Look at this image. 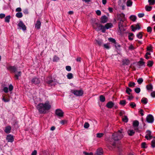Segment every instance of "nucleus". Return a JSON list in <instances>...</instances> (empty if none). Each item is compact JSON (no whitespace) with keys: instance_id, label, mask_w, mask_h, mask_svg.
Returning a JSON list of instances; mask_svg holds the SVG:
<instances>
[{"instance_id":"f257e3e1","label":"nucleus","mask_w":155,"mask_h":155,"mask_svg":"<svg viewBox=\"0 0 155 155\" xmlns=\"http://www.w3.org/2000/svg\"><path fill=\"white\" fill-rule=\"evenodd\" d=\"M39 112L41 114H45L46 111L51 108V106L48 101H47L45 103H40L37 107Z\"/></svg>"},{"instance_id":"f03ea898","label":"nucleus","mask_w":155,"mask_h":155,"mask_svg":"<svg viewBox=\"0 0 155 155\" xmlns=\"http://www.w3.org/2000/svg\"><path fill=\"white\" fill-rule=\"evenodd\" d=\"M123 133V130L121 129L119 130L117 132H115L112 134V138L113 140L115 141H118L121 139L123 137L122 133ZM115 142V141H112V142ZM111 142H110V143Z\"/></svg>"},{"instance_id":"7ed1b4c3","label":"nucleus","mask_w":155,"mask_h":155,"mask_svg":"<svg viewBox=\"0 0 155 155\" xmlns=\"http://www.w3.org/2000/svg\"><path fill=\"white\" fill-rule=\"evenodd\" d=\"M93 27L96 30H101L103 32H105L107 29V24L103 26L100 23H96L93 25Z\"/></svg>"},{"instance_id":"20e7f679","label":"nucleus","mask_w":155,"mask_h":155,"mask_svg":"<svg viewBox=\"0 0 155 155\" xmlns=\"http://www.w3.org/2000/svg\"><path fill=\"white\" fill-rule=\"evenodd\" d=\"M110 144L112 145V147H113L112 148H115L117 147L118 149V152L119 153V155L121 154V153L122 152L124 149L121 144H119L116 146L115 142H111Z\"/></svg>"},{"instance_id":"39448f33","label":"nucleus","mask_w":155,"mask_h":155,"mask_svg":"<svg viewBox=\"0 0 155 155\" xmlns=\"http://www.w3.org/2000/svg\"><path fill=\"white\" fill-rule=\"evenodd\" d=\"M71 92L77 96H81L84 94V92L82 90H72L71 91Z\"/></svg>"},{"instance_id":"423d86ee","label":"nucleus","mask_w":155,"mask_h":155,"mask_svg":"<svg viewBox=\"0 0 155 155\" xmlns=\"http://www.w3.org/2000/svg\"><path fill=\"white\" fill-rule=\"evenodd\" d=\"M95 44L98 45L99 46H102L104 48H107V44H104L103 41L102 40L98 39L95 40Z\"/></svg>"},{"instance_id":"0eeeda50","label":"nucleus","mask_w":155,"mask_h":155,"mask_svg":"<svg viewBox=\"0 0 155 155\" xmlns=\"http://www.w3.org/2000/svg\"><path fill=\"white\" fill-rule=\"evenodd\" d=\"M154 118L153 115L151 114H149L146 117L147 121L150 123H152L153 122Z\"/></svg>"},{"instance_id":"6e6552de","label":"nucleus","mask_w":155,"mask_h":155,"mask_svg":"<svg viewBox=\"0 0 155 155\" xmlns=\"http://www.w3.org/2000/svg\"><path fill=\"white\" fill-rule=\"evenodd\" d=\"M117 16L118 20H121V21H124L126 19L125 17V15L123 13L117 14Z\"/></svg>"},{"instance_id":"1a4fd4ad","label":"nucleus","mask_w":155,"mask_h":155,"mask_svg":"<svg viewBox=\"0 0 155 155\" xmlns=\"http://www.w3.org/2000/svg\"><path fill=\"white\" fill-rule=\"evenodd\" d=\"M55 114L56 115L59 117H62L63 116L64 112L60 109H57L56 110Z\"/></svg>"},{"instance_id":"9d476101","label":"nucleus","mask_w":155,"mask_h":155,"mask_svg":"<svg viewBox=\"0 0 155 155\" xmlns=\"http://www.w3.org/2000/svg\"><path fill=\"white\" fill-rule=\"evenodd\" d=\"M7 68L8 70L12 72H15L17 70V68L15 66H9Z\"/></svg>"},{"instance_id":"9b49d317","label":"nucleus","mask_w":155,"mask_h":155,"mask_svg":"<svg viewBox=\"0 0 155 155\" xmlns=\"http://www.w3.org/2000/svg\"><path fill=\"white\" fill-rule=\"evenodd\" d=\"M32 84H38L40 83V80L36 78H32L31 80Z\"/></svg>"},{"instance_id":"f8f14e48","label":"nucleus","mask_w":155,"mask_h":155,"mask_svg":"<svg viewBox=\"0 0 155 155\" xmlns=\"http://www.w3.org/2000/svg\"><path fill=\"white\" fill-rule=\"evenodd\" d=\"M18 26L21 27L23 31L26 29V27L25 24L22 21H20L18 24Z\"/></svg>"},{"instance_id":"ddd939ff","label":"nucleus","mask_w":155,"mask_h":155,"mask_svg":"<svg viewBox=\"0 0 155 155\" xmlns=\"http://www.w3.org/2000/svg\"><path fill=\"white\" fill-rule=\"evenodd\" d=\"M103 154V151L101 148H99L96 150L95 155H102Z\"/></svg>"},{"instance_id":"4468645a","label":"nucleus","mask_w":155,"mask_h":155,"mask_svg":"<svg viewBox=\"0 0 155 155\" xmlns=\"http://www.w3.org/2000/svg\"><path fill=\"white\" fill-rule=\"evenodd\" d=\"M6 140L8 142H12L14 140L13 136L11 135H8L6 137Z\"/></svg>"},{"instance_id":"2eb2a0df","label":"nucleus","mask_w":155,"mask_h":155,"mask_svg":"<svg viewBox=\"0 0 155 155\" xmlns=\"http://www.w3.org/2000/svg\"><path fill=\"white\" fill-rule=\"evenodd\" d=\"M120 22L118 24V28L119 30L121 32L123 30V22L124 21H121V20H119Z\"/></svg>"},{"instance_id":"dca6fc26","label":"nucleus","mask_w":155,"mask_h":155,"mask_svg":"<svg viewBox=\"0 0 155 155\" xmlns=\"http://www.w3.org/2000/svg\"><path fill=\"white\" fill-rule=\"evenodd\" d=\"M146 87L147 90L149 91H152L153 88V87L151 83H149L146 86Z\"/></svg>"},{"instance_id":"f3484780","label":"nucleus","mask_w":155,"mask_h":155,"mask_svg":"<svg viewBox=\"0 0 155 155\" xmlns=\"http://www.w3.org/2000/svg\"><path fill=\"white\" fill-rule=\"evenodd\" d=\"M114 105V103L111 101H110L107 103V107L109 108H112Z\"/></svg>"},{"instance_id":"a211bd4d","label":"nucleus","mask_w":155,"mask_h":155,"mask_svg":"<svg viewBox=\"0 0 155 155\" xmlns=\"http://www.w3.org/2000/svg\"><path fill=\"white\" fill-rule=\"evenodd\" d=\"M137 65L139 66V68H140L141 66H145V62L142 61H140L137 63Z\"/></svg>"},{"instance_id":"6ab92c4d","label":"nucleus","mask_w":155,"mask_h":155,"mask_svg":"<svg viewBox=\"0 0 155 155\" xmlns=\"http://www.w3.org/2000/svg\"><path fill=\"white\" fill-rule=\"evenodd\" d=\"M41 25V23L39 20H38L35 24V28L37 29L40 28Z\"/></svg>"},{"instance_id":"aec40b11","label":"nucleus","mask_w":155,"mask_h":155,"mask_svg":"<svg viewBox=\"0 0 155 155\" xmlns=\"http://www.w3.org/2000/svg\"><path fill=\"white\" fill-rule=\"evenodd\" d=\"M123 65H128L130 63V61L127 59H123L122 61Z\"/></svg>"},{"instance_id":"412c9836","label":"nucleus","mask_w":155,"mask_h":155,"mask_svg":"<svg viewBox=\"0 0 155 155\" xmlns=\"http://www.w3.org/2000/svg\"><path fill=\"white\" fill-rule=\"evenodd\" d=\"M107 22V17L106 16H102L101 18V23H104Z\"/></svg>"},{"instance_id":"4be33fe9","label":"nucleus","mask_w":155,"mask_h":155,"mask_svg":"<svg viewBox=\"0 0 155 155\" xmlns=\"http://www.w3.org/2000/svg\"><path fill=\"white\" fill-rule=\"evenodd\" d=\"M128 39L130 40H132L133 39V37H134V35L133 33H128Z\"/></svg>"},{"instance_id":"5701e85b","label":"nucleus","mask_w":155,"mask_h":155,"mask_svg":"<svg viewBox=\"0 0 155 155\" xmlns=\"http://www.w3.org/2000/svg\"><path fill=\"white\" fill-rule=\"evenodd\" d=\"M148 99L146 97H143L141 100V102L144 104H146L148 102Z\"/></svg>"},{"instance_id":"b1692460","label":"nucleus","mask_w":155,"mask_h":155,"mask_svg":"<svg viewBox=\"0 0 155 155\" xmlns=\"http://www.w3.org/2000/svg\"><path fill=\"white\" fill-rule=\"evenodd\" d=\"M115 48L119 50H120V48L121 47L119 43H117V42L115 43V44L113 45Z\"/></svg>"},{"instance_id":"393cba45","label":"nucleus","mask_w":155,"mask_h":155,"mask_svg":"<svg viewBox=\"0 0 155 155\" xmlns=\"http://www.w3.org/2000/svg\"><path fill=\"white\" fill-rule=\"evenodd\" d=\"M11 129V127L10 126L6 127H5V132L7 134H8L10 133V130Z\"/></svg>"},{"instance_id":"a878e982","label":"nucleus","mask_w":155,"mask_h":155,"mask_svg":"<svg viewBox=\"0 0 155 155\" xmlns=\"http://www.w3.org/2000/svg\"><path fill=\"white\" fill-rule=\"evenodd\" d=\"M21 75V72L20 71L18 72L17 74H16L15 75V78L16 80L18 79V77L20 76Z\"/></svg>"},{"instance_id":"bb28decb","label":"nucleus","mask_w":155,"mask_h":155,"mask_svg":"<svg viewBox=\"0 0 155 155\" xmlns=\"http://www.w3.org/2000/svg\"><path fill=\"white\" fill-rule=\"evenodd\" d=\"M139 124V122L137 120H134L133 122V126L134 127H137Z\"/></svg>"},{"instance_id":"cd10ccee","label":"nucleus","mask_w":155,"mask_h":155,"mask_svg":"<svg viewBox=\"0 0 155 155\" xmlns=\"http://www.w3.org/2000/svg\"><path fill=\"white\" fill-rule=\"evenodd\" d=\"M127 133L129 136H132L134 134L135 132L133 130H128Z\"/></svg>"},{"instance_id":"c85d7f7f","label":"nucleus","mask_w":155,"mask_h":155,"mask_svg":"<svg viewBox=\"0 0 155 155\" xmlns=\"http://www.w3.org/2000/svg\"><path fill=\"white\" fill-rule=\"evenodd\" d=\"M108 40L110 42H111L113 45H114L116 42V40L112 38H108Z\"/></svg>"},{"instance_id":"c756f323","label":"nucleus","mask_w":155,"mask_h":155,"mask_svg":"<svg viewBox=\"0 0 155 155\" xmlns=\"http://www.w3.org/2000/svg\"><path fill=\"white\" fill-rule=\"evenodd\" d=\"M143 33L142 32H140L137 35V37L140 39H142L143 37Z\"/></svg>"},{"instance_id":"7c9ffc66","label":"nucleus","mask_w":155,"mask_h":155,"mask_svg":"<svg viewBox=\"0 0 155 155\" xmlns=\"http://www.w3.org/2000/svg\"><path fill=\"white\" fill-rule=\"evenodd\" d=\"M152 7L147 5L145 7V9L146 11L149 12L151 11Z\"/></svg>"},{"instance_id":"2f4dec72","label":"nucleus","mask_w":155,"mask_h":155,"mask_svg":"<svg viewBox=\"0 0 155 155\" xmlns=\"http://www.w3.org/2000/svg\"><path fill=\"white\" fill-rule=\"evenodd\" d=\"M126 93L130 95V92H132V90L130 88H129L128 87H126Z\"/></svg>"},{"instance_id":"473e14b6","label":"nucleus","mask_w":155,"mask_h":155,"mask_svg":"<svg viewBox=\"0 0 155 155\" xmlns=\"http://www.w3.org/2000/svg\"><path fill=\"white\" fill-rule=\"evenodd\" d=\"M153 64V62L152 61H148L147 62V66L149 67H152Z\"/></svg>"},{"instance_id":"72a5a7b5","label":"nucleus","mask_w":155,"mask_h":155,"mask_svg":"<svg viewBox=\"0 0 155 155\" xmlns=\"http://www.w3.org/2000/svg\"><path fill=\"white\" fill-rule=\"evenodd\" d=\"M119 104L123 106H124L126 104V101L124 100H121L120 101Z\"/></svg>"},{"instance_id":"f704fd0d","label":"nucleus","mask_w":155,"mask_h":155,"mask_svg":"<svg viewBox=\"0 0 155 155\" xmlns=\"http://www.w3.org/2000/svg\"><path fill=\"white\" fill-rule=\"evenodd\" d=\"M133 2L130 0H128L127 2V5L128 7H130L132 6Z\"/></svg>"},{"instance_id":"c9c22d12","label":"nucleus","mask_w":155,"mask_h":155,"mask_svg":"<svg viewBox=\"0 0 155 155\" xmlns=\"http://www.w3.org/2000/svg\"><path fill=\"white\" fill-rule=\"evenodd\" d=\"M148 2L150 5H153L155 4V0H148Z\"/></svg>"},{"instance_id":"e433bc0d","label":"nucleus","mask_w":155,"mask_h":155,"mask_svg":"<svg viewBox=\"0 0 155 155\" xmlns=\"http://www.w3.org/2000/svg\"><path fill=\"white\" fill-rule=\"evenodd\" d=\"M135 84L134 82H130L128 84V86L130 87H133L135 86Z\"/></svg>"},{"instance_id":"4c0bfd02","label":"nucleus","mask_w":155,"mask_h":155,"mask_svg":"<svg viewBox=\"0 0 155 155\" xmlns=\"http://www.w3.org/2000/svg\"><path fill=\"white\" fill-rule=\"evenodd\" d=\"M130 18L133 21H134L136 20L137 17L135 16L132 15L130 16Z\"/></svg>"},{"instance_id":"58836bf2","label":"nucleus","mask_w":155,"mask_h":155,"mask_svg":"<svg viewBox=\"0 0 155 155\" xmlns=\"http://www.w3.org/2000/svg\"><path fill=\"white\" fill-rule=\"evenodd\" d=\"M16 16L18 18H21L22 17L23 15L21 12H19L16 14Z\"/></svg>"},{"instance_id":"ea45409f","label":"nucleus","mask_w":155,"mask_h":155,"mask_svg":"<svg viewBox=\"0 0 155 155\" xmlns=\"http://www.w3.org/2000/svg\"><path fill=\"white\" fill-rule=\"evenodd\" d=\"M10 18L11 17L10 15L6 16L5 18V22L8 23L9 22Z\"/></svg>"},{"instance_id":"a19ab883","label":"nucleus","mask_w":155,"mask_h":155,"mask_svg":"<svg viewBox=\"0 0 155 155\" xmlns=\"http://www.w3.org/2000/svg\"><path fill=\"white\" fill-rule=\"evenodd\" d=\"M122 120L123 121L127 123L128 121V119L127 116H125L124 117L122 118Z\"/></svg>"},{"instance_id":"79ce46f5","label":"nucleus","mask_w":155,"mask_h":155,"mask_svg":"<svg viewBox=\"0 0 155 155\" xmlns=\"http://www.w3.org/2000/svg\"><path fill=\"white\" fill-rule=\"evenodd\" d=\"M143 81V79L142 78H139L137 80V82L138 84H141Z\"/></svg>"},{"instance_id":"37998d69","label":"nucleus","mask_w":155,"mask_h":155,"mask_svg":"<svg viewBox=\"0 0 155 155\" xmlns=\"http://www.w3.org/2000/svg\"><path fill=\"white\" fill-rule=\"evenodd\" d=\"M100 100L101 102H103L105 101V98L103 96L101 95L100 97Z\"/></svg>"},{"instance_id":"c03bdc74","label":"nucleus","mask_w":155,"mask_h":155,"mask_svg":"<svg viewBox=\"0 0 155 155\" xmlns=\"http://www.w3.org/2000/svg\"><path fill=\"white\" fill-rule=\"evenodd\" d=\"M130 106L132 108H134L136 106V104L135 103L131 102L130 104Z\"/></svg>"},{"instance_id":"a18cd8bd","label":"nucleus","mask_w":155,"mask_h":155,"mask_svg":"<svg viewBox=\"0 0 155 155\" xmlns=\"http://www.w3.org/2000/svg\"><path fill=\"white\" fill-rule=\"evenodd\" d=\"M59 59V58L58 57L55 56L53 58V61L54 62H57L58 61Z\"/></svg>"},{"instance_id":"49530a36","label":"nucleus","mask_w":155,"mask_h":155,"mask_svg":"<svg viewBox=\"0 0 155 155\" xmlns=\"http://www.w3.org/2000/svg\"><path fill=\"white\" fill-rule=\"evenodd\" d=\"M134 91L136 93L138 94L140 92V89L139 87H137L134 89Z\"/></svg>"},{"instance_id":"de8ad7c7","label":"nucleus","mask_w":155,"mask_h":155,"mask_svg":"<svg viewBox=\"0 0 155 155\" xmlns=\"http://www.w3.org/2000/svg\"><path fill=\"white\" fill-rule=\"evenodd\" d=\"M113 26V24L111 23H107V29L111 28Z\"/></svg>"},{"instance_id":"09e8293b","label":"nucleus","mask_w":155,"mask_h":155,"mask_svg":"<svg viewBox=\"0 0 155 155\" xmlns=\"http://www.w3.org/2000/svg\"><path fill=\"white\" fill-rule=\"evenodd\" d=\"M67 78L69 79H71L73 78V74L71 73H69L67 75Z\"/></svg>"},{"instance_id":"8fccbe9b","label":"nucleus","mask_w":155,"mask_h":155,"mask_svg":"<svg viewBox=\"0 0 155 155\" xmlns=\"http://www.w3.org/2000/svg\"><path fill=\"white\" fill-rule=\"evenodd\" d=\"M151 146L153 148L155 147V140H153L152 141Z\"/></svg>"},{"instance_id":"3c124183","label":"nucleus","mask_w":155,"mask_h":155,"mask_svg":"<svg viewBox=\"0 0 155 155\" xmlns=\"http://www.w3.org/2000/svg\"><path fill=\"white\" fill-rule=\"evenodd\" d=\"M141 147L143 148H145L147 147L146 143L145 142H143L141 144Z\"/></svg>"},{"instance_id":"603ef678","label":"nucleus","mask_w":155,"mask_h":155,"mask_svg":"<svg viewBox=\"0 0 155 155\" xmlns=\"http://www.w3.org/2000/svg\"><path fill=\"white\" fill-rule=\"evenodd\" d=\"M104 135L103 133H97V137L98 138H101Z\"/></svg>"},{"instance_id":"864d4df0","label":"nucleus","mask_w":155,"mask_h":155,"mask_svg":"<svg viewBox=\"0 0 155 155\" xmlns=\"http://www.w3.org/2000/svg\"><path fill=\"white\" fill-rule=\"evenodd\" d=\"M83 153L85 155H93V153L92 152H90V153H88L87 152L85 151H84Z\"/></svg>"},{"instance_id":"5fc2aeb1","label":"nucleus","mask_w":155,"mask_h":155,"mask_svg":"<svg viewBox=\"0 0 155 155\" xmlns=\"http://www.w3.org/2000/svg\"><path fill=\"white\" fill-rule=\"evenodd\" d=\"M147 31L149 33H151L152 31V28L151 27L149 26L147 28Z\"/></svg>"},{"instance_id":"6e6d98bb","label":"nucleus","mask_w":155,"mask_h":155,"mask_svg":"<svg viewBox=\"0 0 155 155\" xmlns=\"http://www.w3.org/2000/svg\"><path fill=\"white\" fill-rule=\"evenodd\" d=\"M89 127V124L87 122H85L84 125V127L86 128H87Z\"/></svg>"},{"instance_id":"4d7b16f0","label":"nucleus","mask_w":155,"mask_h":155,"mask_svg":"<svg viewBox=\"0 0 155 155\" xmlns=\"http://www.w3.org/2000/svg\"><path fill=\"white\" fill-rule=\"evenodd\" d=\"M146 133H147V135L149 136L151 135V132L150 130H147Z\"/></svg>"},{"instance_id":"13d9d810","label":"nucleus","mask_w":155,"mask_h":155,"mask_svg":"<svg viewBox=\"0 0 155 155\" xmlns=\"http://www.w3.org/2000/svg\"><path fill=\"white\" fill-rule=\"evenodd\" d=\"M66 69L68 71H70L71 70V68L70 66H67L66 67Z\"/></svg>"},{"instance_id":"bf43d9fd","label":"nucleus","mask_w":155,"mask_h":155,"mask_svg":"<svg viewBox=\"0 0 155 155\" xmlns=\"http://www.w3.org/2000/svg\"><path fill=\"white\" fill-rule=\"evenodd\" d=\"M131 27L132 28V31H135L136 30H137V28L134 27L133 25H132Z\"/></svg>"},{"instance_id":"052dcab7","label":"nucleus","mask_w":155,"mask_h":155,"mask_svg":"<svg viewBox=\"0 0 155 155\" xmlns=\"http://www.w3.org/2000/svg\"><path fill=\"white\" fill-rule=\"evenodd\" d=\"M144 15V14L143 13H139L138 14V16L140 18L143 17Z\"/></svg>"},{"instance_id":"680f3d73","label":"nucleus","mask_w":155,"mask_h":155,"mask_svg":"<svg viewBox=\"0 0 155 155\" xmlns=\"http://www.w3.org/2000/svg\"><path fill=\"white\" fill-rule=\"evenodd\" d=\"M151 96L153 98L155 97V91H152L151 93Z\"/></svg>"},{"instance_id":"e2e57ef3","label":"nucleus","mask_w":155,"mask_h":155,"mask_svg":"<svg viewBox=\"0 0 155 155\" xmlns=\"http://www.w3.org/2000/svg\"><path fill=\"white\" fill-rule=\"evenodd\" d=\"M13 86L12 84L10 85L9 87V91H11L13 89Z\"/></svg>"},{"instance_id":"0e129e2a","label":"nucleus","mask_w":155,"mask_h":155,"mask_svg":"<svg viewBox=\"0 0 155 155\" xmlns=\"http://www.w3.org/2000/svg\"><path fill=\"white\" fill-rule=\"evenodd\" d=\"M8 89L7 87H5L3 89V91L7 93L8 92Z\"/></svg>"},{"instance_id":"69168bd1","label":"nucleus","mask_w":155,"mask_h":155,"mask_svg":"<svg viewBox=\"0 0 155 155\" xmlns=\"http://www.w3.org/2000/svg\"><path fill=\"white\" fill-rule=\"evenodd\" d=\"M66 123V121L65 120H62L60 121V123L62 125H64Z\"/></svg>"},{"instance_id":"338daca9","label":"nucleus","mask_w":155,"mask_h":155,"mask_svg":"<svg viewBox=\"0 0 155 155\" xmlns=\"http://www.w3.org/2000/svg\"><path fill=\"white\" fill-rule=\"evenodd\" d=\"M139 112L140 114L142 116H143L144 115V114L143 113V109H140V110Z\"/></svg>"},{"instance_id":"774afa93","label":"nucleus","mask_w":155,"mask_h":155,"mask_svg":"<svg viewBox=\"0 0 155 155\" xmlns=\"http://www.w3.org/2000/svg\"><path fill=\"white\" fill-rule=\"evenodd\" d=\"M37 154V151L36 150H34L31 153V155H36Z\"/></svg>"}]
</instances>
